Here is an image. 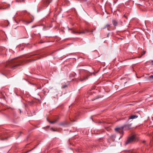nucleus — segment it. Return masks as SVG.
I'll return each mask as SVG.
<instances>
[{"label":"nucleus","instance_id":"obj_1","mask_svg":"<svg viewBox=\"0 0 153 153\" xmlns=\"http://www.w3.org/2000/svg\"><path fill=\"white\" fill-rule=\"evenodd\" d=\"M21 63V61L18 59H13L8 61L6 64L8 67L13 70L19 66Z\"/></svg>","mask_w":153,"mask_h":153},{"label":"nucleus","instance_id":"obj_2","mask_svg":"<svg viewBox=\"0 0 153 153\" xmlns=\"http://www.w3.org/2000/svg\"><path fill=\"white\" fill-rule=\"evenodd\" d=\"M136 139V136L135 135H133L128 138L125 143V144L127 145L128 144L131 143L134 141Z\"/></svg>","mask_w":153,"mask_h":153},{"label":"nucleus","instance_id":"obj_3","mask_svg":"<svg viewBox=\"0 0 153 153\" xmlns=\"http://www.w3.org/2000/svg\"><path fill=\"white\" fill-rule=\"evenodd\" d=\"M123 129L124 127L123 126L120 127L116 128H115L114 130L117 133H119L121 135H122L124 133Z\"/></svg>","mask_w":153,"mask_h":153},{"label":"nucleus","instance_id":"obj_4","mask_svg":"<svg viewBox=\"0 0 153 153\" xmlns=\"http://www.w3.org/2000/svg\"><path fill=\"white\" fill-rule=\"evenodd\" d=\"M52 1V0H44L43 1V6L47 7L48 4Z\"/></svg>","mask_w":153,"mask_h":153},{"label":"nucleus","instance_id":"obj_5","mask_svg":"<svg viewBox=\"0 0 153 153\" xmlns=\"http://www.w3.org/2000/svg\"><path fill=\"white\" fill-rule=\"evenodd\" d=\"M132 124H128L125 125L123 127H124V129L125 128L126 130H128L131 128V126Z\"/></svg>","mask_w":153,"mask_h":153},{"label":"nucleus","instance_id":"obj_6","mask_svg":"<svg viewBox=\"0 0 153 153\" xmlns=\"http://www.w3.org/2000/svg\"><path fill=\"white\" fill-rule=\"evenodd\" d=\"M138 117V116L136 115H133L130 116L128 118V120H127V122H128L130 120L134 119L137 118Z\"/></svg>","mask_w":153,"mask_h":153},{"label":"nucleus","instance_id":"obj_7","mask_svg":"<svg viewBox=\"0 0 153 153\" xmlns=\"http://www.w3.org/2000/svg\"><path fill=\"white\" fill-rule=\"evenodd\" d=\"M72 33L74 34H85V31L78 32L72 30Z\"/></svg>","mask_w":153,"mask_h":153},{"label":"nucleus","instance_id":"obj_8","mask_svg":"<svg viewBox=\"0 0 153 153\" xmlns=\"http://www.w3.org/2000/svg\"><path fill=\"white\" fill-rule=\"evenodd\" d=\"M112 23L113 25L114 26V27L116 28V27L118 25V22L115 20H113L112 21Z\"/></svg>","mask_w":153,"mask_h":153},{"label":"nucleus","instance_id":"obj_9","mask_svg":"<svg viewBox=\"0 0 153 153\" xmlns=\"http://www.w3.org/2000/svg\"><path fill=\"white\" fill-rule=\"evenodd\" d=\"M47 120L49 123L51 124H54L56 123L57 121V120H55L54 121H49L48 119H47Z\"/></svg>","mask_w":153,"mask_h":153},{"label":"nucleus","instance_id":"obj_10","mask_svg":"<svg viewBox=\"0 0 153 153\" xmlns=\"http://www.w3.org/2000/svg\"><path fill=\"white\" fill-rule=\"evenodd\" d=\"M149 79L150 80L153 81V75H152L149 76Z\"/></svg>","mask_w":153,"mask_h":153},{"label":"nucleus","instance_id":"obj_11","mask_svg":"<svg viewBox=\"0 0 153 153\" xmlns=\"http://www.w3.org/2000/svg\"><path fill=\"white\" fill-rule=\"evenodd\" d=\"M85 33H89V32H93V30L90 31L89 30H88V29H85Z\"/></svg>","mask_w":153,"mask_h":153},{"label":"nucleus","instance_id":"obj_12","mask_svg":"<svg viewBox=\"0 0 153 153\" xmlns=\"http://www.w3.org/2000/svg\"><path fill=\"white\" fill-rule=\"evenodd\" d=\"M88 77H83V79H80V81H83L87 79H88Z\"/></svg>","mask_w":153,"mask_h":153},{"label":"nucleus","instance_id":"obj_13","mask_svg":"<svg viewBox=\"0 0 153 153\" xmlns=\"http://www.w3.org/2000/svg\"><path fill=\"white\" fill-rule=\"evenodd\" d=\"M110 25H109V24H107V25H106L105 26V27H103V29H104L106 27H109V26H110Z\"/></svg>","mask_w":153,"mask_h":153},{"label":"nucleus","instance_id":"obj_14","mask_svg":"<svg viewBox=\"0 0 153 153\" xmlns=\"http://www.w3.org/2000/svg\"><path fill=\"white\" fill-rule=\"evenodd\" d=\"M145 53H146V51H143V54H142L141 56H140V57H139L138 58H140L141 57V56H143V55L145 54Z\"/></svg>","mask_w":153,"mask_h":153},{"label":"nucleus","instance_id":"obj_15","mask_svg":"<svg viewBox=\"0 0 153 153\" xmlns=\"http://www.w3.org/2000/svg\"><path fill=\"white\" fill-rule=\"evenodd\" d=\"M68 85H64L62 86V88H65L66 87H67Z\"/></svg>","mask_w":153,"mask_h":153},{"label":"nucleus","instance_id":"obj_16","mask_svg":"<svg viewBox=\"0 0 153 153\" xmlns=\"http://www.w3.org/2000/svg\"><path fill=\"white\" fill-rule=\"evenodd\" d=\"M33 19L31 21H30V22H28V24H29V23H30L31 22H33Z\"/></svg>","mask_w":153,"mask_h":153},{"label":"nucleus","instance_id":"obj_17","mask_svg":"<svg viewBox=\"0 0 153 153\" xmlns=\"http://www.w3.org/2000/svg\"><path fill=\"white\" fill-rule=\"evenodd\" d=\"M145 142H146V141L145 140H143V143H145Z\"/></svg>","mask_w":153,"mask_h":153},{"label":"nucleus","instance_id":"obj_18","mask_svg":"<svg viewBox=\"0 0 153 153\" xmlns=\"http://www.w3.org/2000/svg\"><path fill=\"white\" fill-rule=\"evenodd\" d=\"M1 140H4V139H1Z\"/></svg>","mask_w":153,"mask_h":153},{"label":"nucleus","instance_id":"obj_19","mask_svg":"<svg viewBox=\"0 0 153 153\" xmlns=\"http://www.w3.org/2000/svg\"><path fill=\"white\" fill-rule=\"evenodd\" d=\"M87 0H83V1H86Z\"/></svg>","mask_w":153,"mask_h":153},{"label":"nucleus","instance_id":"obj_20","mask_svg":"<svg viewBox=\"0 0 153 153\" xmlns=\"http://www.w3.org/2000/svg\"><path fill=\"white\" fill-rule=\"evenodd\" d=\"M35 27V26H33L32 27V28H33V27Z\"/></svg>","mask_w":153,"mask_h":153},{"label":"nucleus","instance_id":"obj_21","mask_svg":"<svg viewBox=\"0 0 153 153\" xmlns=\"http://www.w3.org/2000/svg\"><path fill=\"white\" fill-rule=\"evenodd\" d=\"M68 30H71V29H69V28H68Z\"/></svg>","mask_w":153,"mask_h":153},{"label":"nucleus","instance_id":"obj_22","mask_svg":"<svg viewBox=\"0 0 153 153\" xmlns=\"http://www.w3.org/2000/svg\"><path fill=\"white\" fill-rule=\"evenodd\" d=\"M39 57H37V59H39Z\"/></svg>","mask_w":153,"mask_h":153},{"label":"nucleus","instance_id":"obj_23","mask_svg":"<svg viewBox=\"0 0 153 153\" xmlns=\"http://www.w3.org/2000/svg\"><path fill=\"white\" fill-rule=\"evenodd\" d=\"M36 60V59H34V60H33V61H35V60Z\"/></svg>","mask_w":153,"mask_h":153},{"label":"nucleus","instance_id":"obj_24","mask_svg":"<svg viewBox=\"0 0 153 153\" xmlns=\"http://www.w3.org/2000/svg\"><path fill=\"white\" fill-rule=\"evenodd\" d=\"M33 55H31L30 56H33Z\"/></svg>","mask_w":153,"mask_h":153},{"label":"nucleus","instance_id":"obj_25","mask_svg":"<svg viewBox=\"0 0 153 153\" xmlns=\"http://www.w3.org/2000/svg\"><path fill=\"white\" fill-rule=\"evenodd\" d=\"M152 62H153V61H152Z\"/></svg>","mask_w":153,"mask_h":153}]
</instances>
